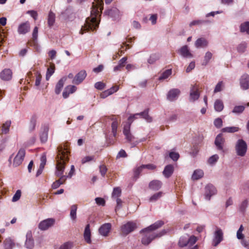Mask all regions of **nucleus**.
Listing matches in <instances>:
<instances>
[{
	"label": "nucleus",
	"instance_id": "c85d7f7f",
	"mask_svg": "<svg viewBox=\"0 0 249 249\" xmlns=\"http://www.w3.org/2000/svg\"><path fill=\"white\" fill-rule=\"evenodd\" d=\"M66 80L67 77L64 76L58 81V83L56 85L55 89V92L56 94H59L60 93Z\"/></svg>",
	"mask_w": 249,
	"mask_h": 249
},
{
	"label": "nucleus",
	"instance_id": "8fccbe9b",
	"mask_svg": "<svg viewBox=\"0 0 249 249\" xmlns=\"http://www.w3.org/2000/svg\"><path fill=\"white\" fill-rule=\"evenodd\" d=\"M124 46H128V48H130L128 44H127L125 42L124 43L123 45L122 46L119 51V52H120V54L119 53H118L116 55H114L113 57V59H116L118 56H120L124 53V51L126 50L127 48H126L125 50H124L123 49Z\"/></svg>",
	"mask_w": 249,
	"mask_h": 249
},
{
	"label": "nucleus",
	"instance_id": "39448f33",
	"mask_svg": "<svg viewBox=\"0 0 249 249\" xmlns=\"http://www.w3.org/2000/svg\"><path fill=\"white\" fill-rule=\"evenodd\" d=\"M138 118H143L148 122H151L152 121V118L148 115V109H147L143 112L130 116L128 118V122L126 124H130L131 125L134 120Z\"/></svg>",
	"mask_w": 249,
	"mask_h": 249
},
{
	"label": "nucleus",
	"instance_id": "393cba45",
	"mask_svg": "<svg viewBox=\"0 0 249 249\" xmlns=\"http://www.w3.org/2000/svg\"><path fill=\"white\" fill-rule=\"evenodd\" d=\"M77 89L76 87L73 85H69L65 88L64 91L63 92V97L64 98H67L69 96L70 94L73 93Z\"/></svg>",
	"mask_w": 249,
	"mask_h": 249
},
{
	"label": "nucleus",
	"instance_id": "f257e3e1",
	"mask_svg": "<svg viewBox=\"0 0 249 249\" xmlns=\"http://www.w3.org/2000/svg\"><path fill=\"white\" fill-rule=\"evenodd\" d=\"M70 151L67 145H60L57 148V155L56 157V165L55 175L60 177L57 181H60L62 184H64L68 178L67 176L63 175L65 170V164L66 161L69 160V155Z\"/></svg>",
	"mask_w": 249,
	"mask_h": 249
},
{
	"label": "nucleus",
	"instance_id": "f03ea898",
	"mask_svg": "<svg viewBox=\"0 0 249 249\" xmlns=\"http://www.w3.org/2000/svg\"><path fill=\"white\" fill-rule=\"evenodd\" d=\"M103 1L102 0H97L96 3L92 2L91 10V16L87 18L84 26H83L80 31V34H83L86 31H93L98 27L99 22L97 20L98 16L103 9Z\"/></svg>",
	"mask_w": 249,
	"mask_h": 249
},
{
	"label": "nucleus",
	"instance_id": "338daca9",
	"mask_svg": "<svg viewBox=\"0 0 249 249\" xmlns=\"http://www.w3.org/2000/svg\"><path fill=\"white\" fill-rule=\"evenodd\" d=\"M94 156H86L84 157L81 160V162L82 164H85L86 162L90 161L92 160H94Z\"/></svg>",
	"mask_w": 249,
	"mask_h": 249
},
{
	"label": "nucleus",
	"instance_id": "dca6fc26",
	"mask_svg": "<svg viewBox=\"0 0 249 249\" xmlns=\"http://www.w3.org/2000/svg\"><path fill=\"white\" fill-rule=\"evenodd\" d=\"M240 85L241 88L243 90H247L249 89V75L244 74L240 78Z\"/></svg>",
	"mask_w": 249,
	"mask_h": 249
},
{
	"label": "nucleus",
	"instance_id": "aec40b11",
	"mask_svg": "<svg viewBox=\"0 0 249 249\" xmlns=\"http://www.w3.org/2000/svg\"><path fill=\"white\" fill-rule=\"evenodd\" d=\"M180 93V90L178 89H173L169 91L167 95V98L170 101H173L178 98Z\"/></svg>",
	"mask_w": 249,
	"mask_h": 249
},
{
	"label": "nucleus",
	"instance_id": "9d476101",
	"mask_svg": "<svg viewBox=\"0 0 249 249\" xmlns=\"http://www.w3.org/2000/svg\"><path fill=\"white\" fill-rule=\"evenodd\" d=\"M25 155V150L24 149H20L17 155L14 159L13 166L17 167L20 165L23 161Z\"/></svg>",
	"mask_w": 249,
	"mask_h": 249
},
{
	"label": "nucleus",
	"instance_id": "58836bf2",
	"mask_svg": "<svg viewBox=\"0 0 249 249\" xmlns=\"http://www.w3.org/2000/svg\"><path fill=\"white\" fill-rule=\"evenodd\" d=\"M11 121H7L5 122L2 126L1 133L3 134H7L9 132V128L11 125Z\"/></svg>",
	"mask_w": 249,
	"mask_h": 249
},
{
	"label": "nucleus",
	"instance_id": "72a5a7b5",
	"mask_svg": "<svg viewBox=\"0 0 249 249\" xmlns=\"http://www.w3.org/2000/svg\"><path fill=\"white\" fill-rule=\"evenodd\" d=\"M214 107L215 111L218 112L221 111L224 108V105L222 100L217 99L214 102Z\"/></svg>",
	"mask_w": 249,
	"mask_h": 249
},
{
	"label": "nucleus",
	"instance_id": "f8f14e48",
	"mask_svg": "<svg viewBox=\"0 0 249 249\" xmlns=\"http://www.w3.org/2000/svg\"><path fill=\"white\" fill-rule=\"evenodd\" d=\"M198 89L199 88L197 85H192L189 98L190 102H194L199 98L200 94L198 92Z\"/></svg>",
	"mask_w": 249,
	"mask_h": 249
},
{
	"label": "nucleus",
	"instance_id": "cd10ccee",
	"mask_svg": "<svg viewBox=\"0 0 249 249\" xmlns=\"http://www.w3.org/2000/svg\"><path fill=\"white\" fill-rule=\"evenodd\" d=\"M162 182L158 180L151 181L149 184V188L154 191L159 190L162 186Z\"/></svg>",
	"mask_w": 249,
	"mask_h": 249
},
{
	"label": "nucleus",
	"instance_id": "5fc2aeb1",
	"mask_svg": "<svg viewBox=\"0 0 249 249\" xmlns=\"http://www.w3.org/2000/svg\"><path fill=\"white\" fill-rule=\"evenodd\" d=\"M244 230V227L242 225H241L238 230L236 233V236L238 239H243L244 238V235L242 233Z\"/></svg>",
	"mask_w": 249,
	"mask_h": 249
},
{
	"label": "nucleus",
	"instance_id": "79ce46f5",
	"mask_svg": "<svg viewBox=\"0 0 249 249\" xmlns=\"http://www.w3.org/2000/svg\"><path fill=\"white\" fill-rule=\"evenodd\" d=\"M239 130V127L236 126L226 127L222 129L223 132L233 133L237 132Z\"/></svg>",
	"mask_w": 249,
	"mask_h": 249
},
{
	"label": "nucleus",
	"instance_id": "4468645a",
	"mask_svg": "<svg viewBox=\"0 0 249 249\" xmlns=\"http://www.w3.org/2000/svg\"><path fill=\"white\" fill-rule=\"evenodd\" d=\"M87 76V72L85 70H81L80 71L75 77L73 78L72 80V83L76 85H79L81 84L83 80L85 79Z\"/></svg>",
	"mask_w": 249,
	"mask_h": 249
},
{
	"label": "nucleus",
	"instance_id": "bf43d9fd",
	"mask_svg": "<svg viewBox=\"0 0 249 249\" xmlns=\"http://www.w3.org/2000/svg\"><path fill=\"white\" fill-rule=\"evenodd\" d=\"M21 195V192L20 190H18L16 191L12 198L13 202H16L19 199Z\"/></svg>",
	"mask_w": 249,
	"mask_h": 249
},
{
	"label": "nucleus",
	"instance_id": "f3484780",
	"mask_svg": "<svg viewBox=\"0 0 249 249\" xmlns=\"http://www.w3.org/2000/svg\"><path fill=\"white\" fill-rule=\"evenodd\" d=\"M26 239L25 242V246L29 249H32L35 246L34 240L33 238L31 231H28L26 233Z\"/></svg>",
	"mask_w": 249,
	"mask_h": 249
},
{
	"label": "nucleus",
	"instance_id": "0e129e2a",
	"mask_svg": "<svg viewBox=\"0 0 249 249\" xmlns=\"http://www.w3.org/2000/svg\"><path fill=\"white\" fill-rule=\"evenodd\" d=\"M247 47V43L243 42L241 43L237 47V50L239 52L243 53L245 52Z\"/></svg>",
	"mask_w": 249,
	"mask_h": 249
},
{
	"label": "nucleus",
	"instance_id": "3c124183",
	"mask_svg": "<svg viewBox=\"0 0 249 249\" xmlns=\"http://www.w3.org/2000/svg\"><path fill=\"white\" fill-rule=\"evenodd\" d=\"M245 108V107L244 106H237L233 108L232 112L235 114H240L244 110Z\"/></svg>",
	"mask_w": 249,
	"mask_h": 249
},
{
	"label": "nucleus",
	"instance_id": "de8ad7c7",
	"mask_svg": "<svg viewBox=\"0 0 249 249\" xmlns=\"http://www.w3.org/2000/svg\"><path fill=\"white\" fill-rule=\"evenodd\" d=\"M212 56L213 54L211 52H206L204 56V59L202 65L205 66L207 65L210 60L212 58Z\"/></svg>",
	"mask_w": 249,
	"mask_h": 249
},
{
	"label": "nucleus",
	"instance_id": "4be33fe9",
	"mask_svg": "<svg viewBox=\"0 0 249 249\" xmlns=\"http://www.w3.org/2000/svg\"><path fill=\"white\" fill-rule=\"evenodd\" d=\"M111 228V224L109 223L102 225L99 229V232L100 234L104 236H107Z\"/></svg>",
	"mask_w": 249,
	"mask_h": 249
},
{
	"label": "nucleus",
	"instance_id": "09e8293b",
	"mask_svg": "<svg viewBox=\"0 0 249 249\" xmlns=\"http://www.w3.org/2000/svg\"><path fill=\"white\" fill-rule=\"evenodd\" d=\"M54 72V65L53 64L50 68H48L47 71L46 75L47 80H48L50 77Z\"/></svg>",
	"mask_w": 249,
	"mask_h": 249
},
{
	"label": "nucleus",
	"instance_id": "603ef678",
	"mask_svg": "<svg viewBox=\"0 0 249 249\" xmlns=\"http://www.w3.org/2000/svg\"><path fill=\"white\" fill-rule=\"evenodd\" d=\"M240 30L242 32H246L249 34V22L242 24L240 26Z\"/></svg>",
	"mask_w": 249,
	"mask_h": 249
},
{
	"label": "nucleus",
	"instance_id": "f704fd0d",
	"mask_svg": "<svg viewBox=\"0 0 249 249\" xmlns=\"http://www.w3.org/2000/svg\"><path fill=\"white\" fill-rule=\"evenodd\" d=\"M36 121L37 118L36 116L34 115L31 117L29 126V130L30 132H32L35 129Z\"/></svg>",
	"mask_w": 249,
	"mask_h": 249
},
{
	"label": "nucleus",
	"instance_id": "864d4df0",
	"mask_svg": "<svg viewBox=\"0 0 249 249\" xmlns=\"http://www.w3.org/2000/svg\"><path fill=\"white\" fill-rule=\"evenodd\" d=\"M73 247V243L70 241L64 243L61 245L59 249H71Z\"/></svg>",
	"mask_w": 249,
	"mask_h": 249
},
{
	"label": "nucleus",
	"instance_id": "0eeeda50",
	"mask_svg": "<svg viewBox=\"0 0 249 249\" xmlns=\"http://www.w3.org/2000/svg\"><path fill=\"white\" fill-rule=\"evenodd\" d=\"M224 143L225 139L222 137V134H218L215 139L214 144L217 150L220 151L223 154L226 152V149L224 148Z\"/></svg>",
	"mask_w": 249,
	"mask_h": 249
},
{
	"label": "nucleus",
	"instance_id": "a18cd8bd",
	"mask_svg": "<svg viewBox=\"0 0 249 249\" xmlns=\"http://www.w3.org/2000/svg\"><path fill=\"white\" fill-rule=\"evenodd\" d=\"M219 159V156L217 154L213 155L210 157L208 160V162L210 165H214L217 161Z\"/></svg>",
	"mask_w": 249,
	"mask_h": 249
},
{
	"label": "nucleus",
	"instance_id": "2eb2a0df",
	"mask_svg": "<svg viewBox=\"0 0 249 249\" xmlns=\"http://www.w3.org/2000/svg\"><path fill=\"white\" fill-rule=\"evenodd\" d=\"M104 14L113 18V20H115L119 18L120 12L117 8L112 7L110 9L106 10L105 11Z\"/></svg>",
	"mask_w": 249,
	"mask_h": 249
},
{
	"label": "nucleus",
	"instance_id": "bb28decb",
	"mask_svg": "<svg viewBox=\"0 0 249 249\" xmlns=\"http://www.w3.org/2000/svg\"><path fill=\"white\" fill-rule=\"evenodd\" d=\"M84 237L85 241L88 243L90 244L91 243V232L90 230V225L89 224H87L85 227Z\"/></svg>",
	"mask_w": 249,
	"mask_h": 249
},
{
	"label": "nucleus",
	"instance_id": "6e6552de",
	"mask_svg": "<svg viewBox=\"0 0 249 249\" xmlns=\"http://www.w3.org/2000/svg\"><path fill=\"white\" fill-rule=\"evenodd\" d=\"M54 223L55 219L52 218H49L41 221L39 223L38 227L41 231H46L53 226Z\"/></svg>",
	"mask_w": 249,
	"mask_h": 249
},
{
	"label": "nucleus",
	"instance_id": "49530a36",
	"mask_svg": "<svg viewBox=\"0 0 249 249\" xmlns=\"http://www.w3.org/2000/svg\"><path fill=\"white\" fill-rule=\"evenodd\" d=\"M121 194V189L119 187L114 188L112 193V197L113 198H118Z\"/></svg>",
	"mask_w": 249,
	"mask_h": 249
},
{
	"label": "nucleus",
	"instance_id": "a19ab883",
	"mask_svg": "<svg viewBox=\"0 0 249 249\" xmlns=\"http://www.w3.org/2000/svg\"><path fill=\"white\" fill-rule=\"evenodd\" d=\"M163 195V193L162 192H159L158 193H156L153 195L150 198H149V201L151 202H156L158 199H159Z\"/></svg>",
	"mask_w": 249,
	"mask_h": 249
},
{
	"label": "nucleus",
	"instance_id": "473e14b6",
	"mask_svg": "<svg viewBox=\"0 0 249 249\" xmlns=\"http://www.w3.org/2000/svg\"><path fill=\"white\" fill-rule=\"evenodd\" d=\"M204 172L202 170L197 169L194 171L192 178L193 180H198L203 177Z\"/></svg>",
	"mask_w": 249,
	"mask_h": 249
},
{
	"label": "nucleus",
	"instance_id": "052dcab7",
	"mask_svg": "<svg viewBox=\"0 0 249 249\" xmlns=\"http://www.w3.org/2000/svg\"><path fill=\"white\" fill-rule=\"evenodd\" d=\"M208 22H209L208 20H194V21H192L190 23V26H192L196 25H199V24H203V23H208Z\"/></svg>",
	"mask_w": 249,
	"mask_h": 249
},
{
	"label": "nucleus",
	"instance_id": "7c9ffc66",
	"mask_svg": "<svg viewBox=\"0 0 249 249\" xmlns=\"http://www.w3.org/2000/svg\"><path fill=\"white\" fill-rule=\"evenodd\" d=\"M113 120V122L111 124V132L113 134V137L115 138L117 135V130L119 125V122L117 120V119H114L113 118L111 119Z\"/></svg>",
	"mask_w": 249,
	"mask_h": 249
},
{
	"label": "nucleus",
	"instance_id": "6ab92c4d",
	"mask_svg": "<svg viewBox=\"0 0 249 249\" xmlns=\"http://www.w3.org/2000/svg\"><path fill=\"white\" fill-rule=\"evenodd\" d=\"M49 129V126L47 124H44L42 127V131L40 134V139L43 143L46 142L48 140Z\"/></svg>",
	"mask_w": 249,
	"mask_h": 249
},
{
	"label": "nucleus",
	"instance_id": "37998d69",
	"mask_svg": "<svg viewBox=\"0 0 249 249\" xmlns=\"http://www.w3.org/2000/svg\"><path fill=\"white\" fill-rule=\"evenodd\" d=\"M33 41L32 43L34 45H37V40L38 37V28L36 26L34 28L32 33Z\"/></svg>",
	"mask_w": 249,
	"mask_h": 249
},
{
	"label": "nucleus",
	"instance_id": "e433bc0d",
	"mask_svg": "<svg viewBox=\"0 0 249 249\" xmlns=\"http://www.w3.org/2000/svg\"><path fill=\"white\" fill-rule=\"evenodd\" d=\"M15 244L10 238L5 239L4 241V247L5 249H12Z\"/></svg>",
	"mask_w": 249,
	"mask_h": 249
},
{
	"label": "nucleus",
	"instance_id": "c756f323",
	"mask_svg": "<svg viewBox=\"0 0 249 249\" xmlns=\"http://www.w3.org/2000/svg\"><path fill=\"white\" fill-rule=\"evenodd\" d=\"M127 57H124L121 59H120L118 62V64L114 67V71H120L122 70V69L124 67L125 63L127 61Z\"/></svg>",
	"mask_w": 249,
	"mask_h": 249
},
{
	"label": "nucleus",
	"instance_id": "4d7b16f0",
	"mask_svg": "<svg viewBox=\"0 0 249 249\" xmlns=\"http://www.w3.org/2000/svg\"><path fill=\"white\" fill-rule=\"evenodd\" d=\"M107 171V168L104 164L99 166V171L102 177H105Z\"/></svg>",
	"mask_w": 249,
	"mask_h": 249
},
{
	"label": "nucleus",
	"instance_id": "a211bd4d",
	"mask_svg": "<svg viewBox=\"0 0 249 249\" xmlns=\"http://www.w3.org/2000/svg\"><path fill=\"white\" fill-rule=\"evenodd\" d=\"M30 30V23L29 21H26L19 24L18 29V32L19 34L25 35Z\"/></svg>",
	"mask_w": 249,
	"mask_h": 249
},
{
	"label": "nucleus",
	"instance_id": "1a4fd4ad",
	"mask_svg": "<svg viewBox=\"0 0 249 249\" xmlns=\"http://www.w3.org/2000/svg\"><path fill=\"white\" fill-rule=\"evenodd\" d=\"M136 227V224L135 223L129 221L121 227V231L124 235H126L133 231Z\"/></svg>",
	"mask_w": 249,
	"mask_h": 249
},
{
	"label": "nucleus",
	"instance_id": "6e6d98bb",
	"mask_svg": "<svg viewBox=\"0 0 249 249\" xmlns=\"http://www.w3.org/2000/svg\"><path fill=\"white\" fill-rule=\"evenodd\" d=\"M248 205V199H245L244 201H242L241 205H240L239 209L240 211L244 213L246 211V209Z\"/></svg>",
	"mask_w": 249,
	"mask_h": 249
},
{
	"label": "nucleus",
	"instance_id": "b1692460",
	"mask_svg": "<svg viewBox=\"0 0 249 249\" xmlns=\"http://www.w3.org/2000/svg\"><path fill=\"white\" fill-rule=\"evenodd\" d=\"M208 45V41L204 37L198 38L195 43V46L196 48H206Z\"/></svg>",
	"mask_w": 249,
	"mask_h": 249
},
{
	"label": "nucleus",
	"instance_id": "a878e982",
	"mask_svg": "<svg viewBox=\"0 0 249 249\" xmlns=\"http://www.w3.org/2000/svg\"><path fill=\"white\" fill-rule=\"evenodd\" d=\"M174 170V166L172 164H168L165 167L162 173L165 178H169L173 174Z\"/></svg>",
	"mask_w": 249,
	"mask_h": 249
},
{
	"label": "nucleus",
	"instance_id": "c9c22d12",
	"mask_svg": "<svg viewBox=\"0 0 249 249\" xmlns=\"http://www.w3.org/2000/svg\"><path fill=\"white\" fill-rule=\"evenodd\" d=\"M189 235H186L181 237L178 242V245L181 247H183L188 245Z\"/></svg>",
	"mask_w": 249,
	"mask_h": 249
},
{
	"label": "nucleus",
	"instance_id": "e2e57ef3",
	"mask_svg": "<svg viewBox=\"0 0 249 249\" xmlns=\"http://www.w3.org/2000/svg\"><path fill=\"white\" fill-rule=\"evenodd\" d=\"M223 86V82L222 81L219 82L215 86V88L214 89V92L216 93V92H219V91H221L222 89Z\"/></svg>",
	"mask_w": 249,
	"mask_h": 249
},
{
	"label": "nucleus",
	"instance_id": "69168bd1",
	"mask_svg": "<svg viewBox=\"0 0 249 249\" xmlns=\"http://www.w3.org/2000/svg\"><path fill=\"white\" fill-rule=\"evenodd\" d=\"M143 169L142 165L138 167H137L134 171V176L136 178H138L141 173Z\"/></svg>",
	"mask_w": 249,
	"mask_h": 249
},
{
	"label": "nucleus",
	"instance_id": "13d9d810",
	"mask_svg": "<svg viewBox=\"0 0 249 249\" xmlns=\"http://www.w3.org/2000/svg\"><path fill=\"white\" fill-rule=\"evenodd\" d=\"M169 157L174 161L178 160L179 157V155L177 152H170L169 154Z\"/></svg>",
	"mask_w": 249,
	"mask_h": 249
},
{
	"label": "nucleus",
	"instance_id": "2f4dec72",
	"mask_svg": "<svg viewBox=\"0 0 249 249\" xmlns=\"http://www.w3.org/2000/svg\"><path fill=\"white\" fill-rule=\"evenodd\" d=\"M55 20V15L52 11H50L49 13L48 16V24L49 27H52Z\"/></svg>",
	"mask_w": 249,
	"mask_h": 249
},
{
	"label": "nucleus",
	"instance_id": "4c0bfd02",
	"mask_svg": "<svg viewBox=\"0 0 249 249\" xmlns=\"http://www.w3.org/2000/svg\"><path fill=\"white\" fill-rule=\"evenodd\" d=\"M172 74V70L168 69L164 71L159 77L160 81H162L167 79Z\"/></svg>",
	"mask_w": 249,
	"mask_h": 249
},
{
	"label": "nucleus",
	"instance_id": "20e7f679",
	"mask_svg": "<svg viewBox=\"0 0 249 249\" xmlns=\"http://www.w3.org/2000/svg\"><path fill=\"white\" fill-rule=\"evenodd\" d=\"M130 127V124L124 125L123 128V133L125 139L128 142L131 144V147H135L139 142H143L144 140H142L140 141L137 140L136 138L131 132Z\"/></svg>",
	"mask_w": 249,
	"mask_h": 249
},
{
	"label": "nucleus",
	"instance_id": "680f3d73",
	"mask_svg": "<svg viewBox=\"0 0 249 249\" xmlns=\"http://www.w3.org/2000/svg\"><path fill=\"white\" fill-rule=\"evenodd\" d=\"M106 85L102 82H96L94 85V87L99 90H102L105 88Z\"/></svg>",
	"mask_w": 249,
	"mask_h": 249
},
{
	"label": "nucleus",
	"instance_id": "423d86ee",
	"mask_svg": "<svg viewBox=\"0 0 249 249\" xmlns=\"http://www.w3.org/2000/svg\"><path fill=\"white\" fill-rule=\"evenodd\" d=\"M247 145L246 142L242 139L237 141L235 145V150L238 156L243 157L247 152Z\"/></svg>",
	"mask_w": 249,
	"mask_h": 249
},
{
	"label": "nucleus",
	"instance_id": "5701e85b",
	"mask_svg": "<svg viewBox=\"0 0 249 249\" xmlns=\"http://www.w3.org/2000/svg\"><path fill=\"white\" fill-rule=\"evenodd\" d=\"M12 77V72L9 69H5L0 73V77L4 81L10 80Z\"/></svg>",
	"mask_w": 249,
	"mask_h": 249
},
{
	"label": "nucleus",
	"instance_id": "c03bdc74",
	"mask_svg": "<svg viewBox=\"0 0 249 249\" xmlns=\"http://www.w3.org/2000/svg\"><path fill=\"white\" fill-rule=\"evenodd\" d=\"M77 207L76 205H73L71 208L70 216L72 220L76 218V211Z\"/></svg>",
	"mask_w": 249,
	"mask_h": 249
},
{
	"label": "nucleus",
	"instance_id": "774afa93",
	"mask_svg": "<svg viewBox=\"0 0 249 249\" xmlns=\"http://www.w3.org/2000/svg\"><path fill=\"white\" fill-rule=\"evenodd\" d=\"M214 124L217 128H220L222 126V120L221 118H218L214 121Z\"/></svg>",
	"mask_w": 249,
	"mask_h": 249
},
{
	"label": "nucleus",
	"instance_id": "7ed1b4c3",
	"mask_svg": "<svg viewBox=\"0 0 249 249\" xmlns=\"http://www.w3.org/2000/svg\"><path fill=\"white\" fill-rule=\"evenodd\" d=\"M164 224L163 221L159 220L150 226L142 230L141 233H144L142 239V243L145 245H148L156 237H160L165 234V230H162L157 234L151 233V231L161 227Z\"/></svg>",
	"mask_w": 249,
	"mask_h": 249
},
{
	"label": "nucleus",
	"instance_id": "ea45409f",
	"mask_svg": "<svg viewBox=\"0 0 249 249\" xmlns=\"http://www.w3.org/2000/svg\"><path fill=\"white\" fill-rule=\"evenodd\" d=\"M160 58V56L158 54L153 53L150 55L149 58L147 60V62L149 64H153Z\"/></svg>",
	"mask_w": 249,
	"mask_h": 249
},
{
	"label": "nucleus",
	"instance_id": "9b49d317",
	"mask_svg": "<svg viewBox=\"0 0 249 249\" xmlns=\"http://www.w3.org/2000/svg\"><path fill=\"white\" fill-rule=\"evenodd\" d=\"M217 193L215 187L212 184H208L205 188V198L206 200H210L211 197Z\"/></svg>",
	"mask_w": 249,
	"mask_h": 249
},
{
	"label": "nucleus",
	"instance_id": "ddd939ff",
	"mask_svg": "<svg viewBox=\"0 0 249 249\" xmlns=\"http://www.w3.org/2000/svg\"><path fill=\"white\" fill-rule=\"evenodd\" d=\"M223 239V233L220 229H218L214 233L213 240V245L214 247L217 246Z\"/></svg>",
	"mask_w": 249,
	"mask_h": 249
},
{
	"label": "nucleus",
	"instance_id": "412c9836",
	"mask_svg": "<svg viewBox=\"0 0 249 249\" xmlns=\"http://www.w3.org/2000/svg\"><path fill=\"white\" fill-rule=\"evenodd\" d=\"M178 53L184 58H192L193 55L190 51L189 47L187 45L181 47L178 51Z\"/></svg>",
	"mask_w": 249,
	"mask_h": 249
}]
</instances>
